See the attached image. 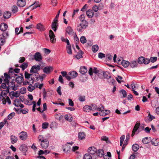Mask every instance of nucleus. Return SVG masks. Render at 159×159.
Listing matches in <instances>:
<instances>
[{
  "label": "nucleus",
  "instance_id": "1",
  "mask_svg": "<svg viewBox=\"0 0 159 159\" xmlns=\"http://www.w3.org/2000/svg\"><path fill=\"white\" fill-rule=\"evenodd\" d=\"M88 22L86 20L83 21L79 24L77 27V30L79 32H82L88 26Z\"/></svg>",
  "mask_w": 159,
  "mask_h": 159
},
{
  "label": "nucleus",
  "instance_id": "2",
  "mask_svg": "<svg viewBox=\"0 0 159 159\" xmlns=\"http://www.w3.org/2000/svg\"><path fill=\"white\" fill-rule=\"evenodd\" d=\"M40 66L39 65H34L32 67L30 70V72L39 74L38 71L40 70Z\"/></svg>",
  "mask_w": 159,
  "mask_h": 159
},
{
  "label": "nucleus",
  "instance_id": "3",
  "mask_svg": "<svg viewBox=\"0 0 159 159\" xmlns=\"http://www.w3.org/2000/svg\"><path fill=\"white\" fill-rule=\"evenodd\" d=\"M9 79L4 78V79L3 83H5L8 85V87H12V89L13 90H16L17 89L16 87H15L14 83H9V81L8 80Z\"/></svg>",
  "mask_w": 159,
  "mask_h": 159
},
{
  "label": "nucleus",
  "instance_id": "4",
  "mask_svg": "<svg viewBox=\"0 0 159 159\" xmlns=\"http://www.w3.org/2000/svg\"><path fill=\"white\" fill-rule=\"evenodd\" d=\"M32 75H33V74H31V73H29L26 71L25 72V78L28 80H30V81H31V84H33L34 79L32 77Z\"/></svg>",
  "mask_w": 159,
  "mask_h": 159
},
{
  "label": "nucleus",
  "instance_id": "5",
  "mask_svg": "<svg viewBox=\"0 0 159 159\" xmlns=\"http://www.w3.org/2000/svg\"><path fill=\"white\" fill-rule=\"evenodd\" d=\"M34 57L35 60L37 61H41L43 59L41 54L39 52H36L34 55Z\"/></svg>",
  "mask_w": 159,
  "mask_h": 159
},
{
  "label": "nucleus",
  "instance_id": "6",
  "mask_svg": "<svg viewBox=\"0 0 159 159\" xmlns=\"http://www.w3.org/2000/svg\"><path fill=\"white\" fill-rule=\"evenodd\" d=\"M20 139L22 140H25L27 138V133L25 131H22L19 134Z\"/></svg>",
  "mask_w": 159,
  "mask_h": 159
},
{
  "label": "nucleus",
  "instance_id": "7",
  "mask_svg": "<svg viewBox=\"0 0 159 159\" xmlns=\"http://www.w3.org/2000/svg\"><path fill=\"white\" fill-rule=\"evenodd\" d=\"M49 145V142L47 139L42 140L41 142L40 145L43 148L46 149Z\"/></svg>",
  "mask_w": 159,
  "mask_h": 159
},
{
  "label": "nucleus",
  "instance_id": "8",
  "mask_svg": "<svg viewBox=\"0 0 159 159\" xmlns=\"http://www.w3.org/2000/svg\"><path fill=\"white\" fill-rule=\"evenodd\" d=\"M49 34L51 42L52 43L55 42L56 39L55 38V35L54 33L52 30H49Z\"/></svg>",
  "mask_w": 159,
  "mask_h": 159
},
{
  "label": "nucleus",
  "instance_id": "9",
  "mask_svg": "<svg viewBox=\"0 0 159 159\" xmlns=\"http://www.w3.org/2000/svg\"><path fill=\"white\" fill-rule=\"evenodd\" d=\"M53 69L52 66H49L45 67L43 69V72L47 74H49L53 70Z\"/></svg>",
  "mask_w": 159,
  "mask_h": 159
},
{
  "label": "nucleus",
  "instance_id": "10",
  "mask_svg": "<svg viewBox=\"0 0 159 159\" xmlns=\"http://www.w3.org/2000/svg\"><path fill=\"white\" fill-rule=\"evenodd\" d=\"M91 105L93 107V109H92L93 111L96 110L101 111L104 108V107L102 105H100V106L101 107H98L97 105L94 104H92Z\"/></svg>",
  "mask_w": 159,
  "mask_h": 159
},
{
  "label": "nucleus",
  "instance_id": "11",
  "mask_svg": "<svg viewBox=\"0 0 159 159\" xmlns=\"http://www.w3.org/2000/svg\"><path fill=\"white\" fill-rule=\"evenodd\" d=\"M66 32L69 35H73L74 34H75V36L77 37V35L73 31V30L70 26H68L66 29Z\"/></svg>",
  "mask_w": 159,
  "mask_h": 159
},
{
  "label": "nucleus",
  "instance_id": "12",
  "mask_svg": "<svg viewBox=\"0 0 159 159\" xmlns=\"http://www.w3.org/2000/svg\"><path fill=\"white\" fill-rule=\"evenodd\" d=\"M58 21L53 20L52 24V29L56 32L58 26Z\"/></svg>",
  "mask_w": 159,
  "mask_h": 159
},
{
  "label": "nucleus",
  "instance_id": "13",
  "mask_svg": "<svg viewBox=\"0 0 159 159\" xmlns=\"http://www.w3.org/2000/svg\"><path fill=\"white\" fill-rule=\"evenodd\" d=\"M87 16L89 18H92L94 15V12L92 10L88 9L86 12Z\"/></svg>",
  "mask_w": 159,
  "mask_h": 159
},
{
  "label": "nucleus",
  "instance_id": "14",
  "mask_svg": "<svg viewBox=\"0 0 159 159\" xmlns=\"http://www.w3.org/2000/svg\"><path fill=\"white\" fill-rule=\"evenodd\" d=\"M88 152L90 154L93 155L97 152V149L94 147H90L88 148Z\"/></svg>",
  "mask_w": 159,
  "mask_h": 159
},
{
  "label": "nucleus",
  "instance_id": "15",
  "mask_svg": "<svg viewBox=\"0 0 159 159\" xmlns=\"http://www.w3.org/2000/svg\"><path fill=\"white\" fill-rule=\"evenodd\" d=\"M26 4L25 0H18L17 2V6L20 7H23L25 6Z\"/></svg>",
  "mask_w": 159,
  "mask_h": 159
},
{
  "label": "nucleus",
  "instance_id": "16",
  "mask_svg": "<svg viewBox=\"0 0 159 159\" xmlns=\"http://www.w3.org/2000/svg\"><path fill=\"white\" fill-rule=\"evenodd\" d=\"M19 149L24 153H25L28 150V148L26 145L23 144L20 146Z\"/></svg>",
  "mask_w": 159,
  "mask_h": 159
},
{
  "label": "nucleus",
  "instance_id": "17",
  "mask_svg": "<svg viewBox=\"0 0 159 159\" xmlns=\"http://www.w3.org/2000/svg\"><path fill=\"white\" fill-rule=\"evenodd\" d=\"M110 112V111L109 110H104V109L102 110L99 113V115L100 116H104L108 114Z\"/></svg>",
  "mask_w": 159,
  "mask_h": 159
},
{
  "label": "nucleus",
  "instance_id": "18",
  "mask_svg": "<svg viewBox=\"0 0 159 159\" xmlns=\"http://www.w3.org/2000/svg\"><path fill=\"white\" fill-rule=\"evenodd\" d=\"M7 27V25L6 23H2L0 25V29L3 31L6 30Z\"/></svg>",
  "mask_w": 159,
  "mask_h": 159
},
{
  "label": "nucleus",
  "instance_id": "19",
  "mask_svg": "<svg viewBox=\"0 0 159 159\" xmlns=\"http://www.w3.org/2000/svg\"><path fill=\"white\" fill-rule=\"evenodd\" d=\"M87 71V68L85 66H81L80 67V72L82 75L85 74Z\"/></svg>",
  "mask_w": 159,
  "mask_h": 159
},
{
  "label": "nucleus",
  "instance_id": "20",
  "mask_svg": "<svg viewBox=\"0 0 159 159\" xmlns=\"http://www.w3.org/2000/svg\"><path fill=\"white\" fill-rule=\"evenodd\" d=\"M151 142L152 145L155 146H157L159 145V139H153L151 140Z\"/></svg>",
  "mask_w": 159,
  "mask_h": 159
},
{
  "label": "nucleus",
  "instance_id": "21",
  "mask_svg": "<svg viewBox=\"0 0 159 159\" xmlns=\"http://www.w3.org/2000/svg\"><path fill=\"white\" fill-rule=\"evenodd\" d=\"M68 75L70 76L72 78H74L77 76L78 73L75 71H72L68 73Z\"/></svg>",
  "mask_w": 159,
  "mask_h": 159
},
{
  "label": "nucleus",
  "instance_id": "22",
  "mask_svg": "<svg viewBox=\"0 0 159 159\" xmlns=\"http://www.w3.org/2000/svg\"><path fill=\"white\" fill-rule=\"evenodd\" d=\"M24 81V78L22 75L18 76L16 78V81L19 84H20Z\"/></svg>",
  "mask_w": 159,
  "mask_h": 159
},
{
  "label": "nucleus",
  "instance_id": "23",
  "mask_svg": "<svg viewBox=\"0 0 159 159\" xmlns=\"http://www.w3.org/2000/svg\"><path fill=\"white\" fill-rule=\"evenodd\" d=\"M107 80V82L110 84H112L113 85L114 82H115V79L112 77L111 75Z\"/></svg>",
  "mask_w": 159,
  "mask_h": 159
},
{
  "label": "nucleus",
  "instance_id": "24",
  "mask_svg": "<svg viewBox=\"0 0 159 159\" xmlns=\"http://www.w3.org/2000/svg\"><path fill=\"white\" fill-rule=\"evenodd\" d=\"M37 28L39 31H42L45 30V28L43 25L40 23L37 24Z\"/></svg>",
  "mask_w": 159,
  "mask_h": 159
},
{
  "label": "nucleus",
  "instance_id": "25",
  "mask_svg": "<svg viewBox=\"0 0 159 159\" xmlns=\"http://www.w3.org/2000/svg\"><path fill=\"white\" fill-rule=\"evenodd\" d=\"M84 111L86 112H89L92 110V107L89 105H85L83 108Z\"/></svg>",
  "mask_w": 159,
  "mask_h": 159
},
{
  "label": "nucleus",
  "instance_id": "26",
  "mask_svg": "<svg viewBox=\"0 0 159 159\" xmlns=\"http://www.w3.org/2000/svg\"><path fill=\"white\" fill-rule=\"evenodd\" d=\"M85 137V134L84 132H79L78 134V138L80 140L84 139Z\"/></svg>",
  "mask_w": 159,
  "mask_h": 159
},
{
  "label": "nucleus",
  "instance_id": "27",
  "mask_svg": "<svg viewBox=\"0 0 159 159\" xmlns=\"http://www.w3.org/2000/svg\"><path fill=\"white\" fill-rule=\"evenodd\" d=\"M11 143L12 144L16 143L17 140V137L14 135H12L11 136Z\"/></svg>",
  "mask_w": 159,
  "mask_h": 159
},
{
  "label": "nucleus",
  "instance_id": "28",
  "mask_svg": "<svg viewBox=\"0 0 159 159\" xmlns=\"http://www.w3.org/2000/svg\"><path fill=\"white\" fill-rule=\"evenodd\" d=\"M97 155L100 157H101L104 156V151L102 149H99L96 152Z\"/></svg>",
  "mask_w": 159,
  "mask_h": 159
},
{
  "label": "nucleus",
  "instance_id": "29",
  "mask_svg": "<svg viewBox=\"0 0 159 159\" xmlns=\"http://www.w3.org/2000/svg\"><path fill=\"white\" fill-rule=\"evenodd\" d=\"M67 52L70 55H71L72 53L71 48V45L69 44V45H67L66 47Z\"/></svg>",
  "mask_w": 159,
  "mask_h": 159
},
{
  "label": "nucleus",
  "instance_id": "30",
  "mask_svg": "<svg viewBox=\"0 0 159 159\" xmlns=\"http://www.w3.org/2000/svg\"><path fill=\"white\" fill-rule=\"evenodd\" d=\"M121 63L122 65L125 68L128 67L129 65V62L125 60H123L121 62Z\"/></svg>",
  "mask_w": 159,
  "mask_h": 159
},
{
  "label": "nucleus",
  "instance_id": "31",
  "mask_svg": "<svg viewBox=\"0 0 159 159\" xmlns=\"http://www.w3.org/2000/svg\"><path fill=\"white\" fill-rule=\"evenodd\" d=\"M103 76L104 78L107 79L108 78L110 77L111 75L107 71H104L103 72Z\"/></svg>",
  "mask_w": 159,
  "mask_h": 159
},
{
  "label": "nucleus",
  "instance_id": "32",
  "mask_svg": "<svg viewBox=\"0 0 159 159\" xmlns=\"http://www.w3.org/2000/svg\"><path fill=\"white\" fill-rule=\"evenodd\" d=\"M11 16V13L9 11H6L3 14V17L5 19H8Z\"/></svg>",
  "mask_w": 159,
  "mask_h": 159
},
{
  "label": "nucleus",
  "instance_id": "33",
  "mask_svg": "<svg viewBox=\"0 0 159 159\" xmlns=\"http://www.w3.org/2000/svg\"><path fill=\"white\" fill-rule=\"evenodd\" d=\"M133 150L134 152H136L139 148V146L136 144H133L132 146Z\"/></svg>",
  "mask_w": 159,
  "mask_h": 159
},
{
  "label": "nucleus",
  "instance_id": "34",
  "mask_svg": "<svg viewBox=\"0 0 159 159\" xmlns=\"http://www.w3.org/2000/svg\"><path fill=\"white\" fill-rule=\"evenodd\" d=\"M99 49V47L97 45H93L92 47V50L94 52H96Z\"/></svg>",
  "mask_w": 159,
  "mask_h": 159
},
{
  "label": "nucleus",
  "instance_id": "35",
  "mask_svg": "<svg viewBox=\"0 0 159 159\" xmlns=\"http://www.w3.org/2000/svg\"><path fill=\"white\" fill-rule=\"evenodd\" d=\"M20 103V100L18 98L16 99L14 101V105L16 107H19V105Z\"/></svg>",
  "mask_w": 159,
  "mask_h": 159
},
{
  "label": "nucleus",
  "instance_id": "36",
  "mask_svg": "<svg viewBox=\"0 0 159 159\" xmlns=\"http://www.w3.org/2000/svg\"><path fill=\"white\" fill-rule=\"evenodd\" d=\"M65 118L66 120L69 121H71L72 120L71 115L69 114L66 115L65 116Z\"/></svg>",
  "mask_w": 159,
  "mask_h": 159
},
{
  "label": "nucleus",
  "instance_id": "37",
  "mask_svg": "<svg viewBox=\"0 0 159 159\" xmlns=\"http://www.w3.org/2000/svg\"><path fill=\"white\" fill-rule=\"evenodd\" d=\"M130 66L132 68L136 67L138 65L137 62L135 61H132L131 63H129Z\"/></svg>",
  "mask_w": 159,
  "mask_h": 159
},
{
  "label": "nucleus",
  "instance_id": "38",
  "mask_svg": "<svg viewBox=\"0 0 159 159\" xmlns=\"http://www.w3.org/2000/svg\"><path fill=\"white\" fill-rule=\"evenodd\" d=\"M28 66V64L27 62H24L20 65V67L22 69V70H24Z\"/></svg>",
  "mask_w": 159,
  "mask_h": 159
},
{
  "label": "nucleus",
  "instance_id": "39",
  "mask_svg": "<svg viewBox=\"0 0 159 159\" xmlns=\"http://www.w3.org/2000/svg\"><path fill=\"white\" fill-rule=\"evenodd\" d=\"M83 54V52L82 51H80L79 52H78L76 56V57L77 59H80V58L82 57V55Z\"/></svg>",
  "mask_w": 159,
  "mask_h": 159
},
{
  "label": "nucleus",
  "instance_id": "40",
  "mask_svg": "<svg viewBox=\"0 0 159 159\" xmlns=\"http://www.w3.org/2000/svg\"><path fill=\"white\" fill-rule=\"evenodd\" d=\"M32 84H30L27 88L28 90L29 91L32 92L35 89L34 87L32 85Z\"/></svg>",
  "mask_w": 159,
  "mask_h": 159
},
{
  "label": "nucleus",
  "instance_id": "41",
  "mask_svg": "<svg viewBox=\"0 0 159 159\" xmlns=\"http://www.w3.org/2000/svg\"><path fill=\"white\" fill-rule=\"evenodd\" d=\"M46 76V75L44 74H42L41 75H37V77H36V79H38L39 78L40 79V80L41 81H43V79L44 78H45Z\"/></svg>",
  "mask_w": 159,
  "mask_h": 159
},
{
  "label": "nucleus",
  "instance_id": "42",
  "mask_svg": "<svg viewBox=\"0 0 159 159\" xmlns=\"http://www.w3.org/2000/svg\"><path fill=\"white\" fill-rule=\"evenodd\" d=\"M144 57H141L139 58L138 61L139 63L142 64L144 62Z\"/></svg>",
  "mask_w": 159,
  "mask_h": 159
},
{
  "label": "nucleus",
  "instance_id": "43",
  "mask_svg": "<svg viewBox=\"0 0 159 159\" xmlns=\"http://www.w3.org/2000/svg\"><path fill=\"white\" fill-rule=\"evenodd\" d=\"M39 2H35V3H34L33 4L31 5L30 7H31L32 6L34 5V7L32 9V10H34V9L36 8L39 7L40 6L39 4Z\"/></svg>",
  "mask_w": 159,
  "mask_h": 159
},
{
  "label": "nucleus",
  "instance_id": "44",
  "mask_svg": "<svg viewBox=\"0 0 159 159\" xmlns=\"http://www.w3.org/2000/svg\"><path fill=\"white\" fill-rule=\"evenodd\" d=\"M83 159H92V157L89 154H86L84 156Z\"/></svg>",
  "mask_w": 159,
  "mask_h": 159
},
{
  "label": "nucleus",
  "instance_id": "45",
  "mask_svg": "<svg viewBox=\"0 0 159 159\" xmlns=\"http://www.w3.org/2000/svg\"><path fill=\"white\" fill-rule=\"evenodd\" d=\"M85 16V15L84 14L81 15L79 17L80 21L81 22H83V21H85V20H84V19Z\"/></svg>",
  "mask_w": 159,
  "mask_h": 159
},
{
  "label": "nucleus",
  "instance_id": "46",
  "mask_svg": "<svg viewBox=\"0 0 159 159\" xmlns=\"http://www.w3.org/2000/svg\"><path fill=\"white\" fill-rule=\"evenodd\" d=\"M61 40L62 42H66L67 45H69L70 44L69 41L67 39H65L64 37H62L61 38Z\"/></svg>",
  "mask_w": 159,
  "mask_h": 159
},
{
  "label": "nucleus",
  "instance_id": "47",
  "mask_svg": "<svg viewBox=\"0 0 159 159\" xmlns=\"http://www.w3.org/2000/svg\"><path fill=\"white\" fill-rule=\"evenodd\" d=\"M80 41L82 43L84 44L86 42V38L84 36H82L80 38Z\"/></svg>",
  "mask_w": 159,
  "mask_h": 159
},
{
  "label": "nucleus",
  "instance_id": "48",
  "mask_svg": "<svg viewBox=\"0 0 159 159\" xmlns=\"http://www.w3.org/2000/svg\"><path fill=\"white\" fill-rule=\"evenodd\" d=\"M11 95L13 97H15L16 98H17L19 96L20 93L17 91L16 92H13Z\"/></svg>",
  "mask_w": 159,
  "mask_h": 159
},
{
  "label": "nucleus",
  "instance_id": "49",
  "mask_svg": "<svg viewBox=\"0 0 159 159\" xmlns=\"http://www.w3.org/2000/svg\"><path fill=\"white\" fill-rule=\"evenodd\" d=\"M78 99L80 102H84L85 100V98L84 96H79Z\"/></svg>",
  "mask_w": 159,
  "mask_h": 159
},
{
  "label": "nucleus",
  "instance_id": "50",
  "mask_svg": "<svg viewBox=\"0 0 159 159\" xmlns=\"http://www.w3.org/2000/svg\"><path fill=\"white\" fill-rule=\"evenodd\" d=\"M157 57H151L150 58V59H149L150 60V61H151L152 63H154L157 61Z\"/></svg>",
  "mask_w": 159,
  "mask_h": 159
},
{
  "label": "nucleus",
  "instance_id": "51",
  "mask_svg": "<svg viewBox=\"0 0 159 159\" xmlns=\"http://www.w3.org/2000/svg\"><path fill=\"white\" fill-rule=\"evenodd\" d=\"M120 92L123 95V97L125 98L126 97L127 93L126 91L124 89H122Z\"/></svg>",
  "mask_w": 159,
  "mask_h": 159
},
{
  "label": "nucleus",
  "instance_id": "52",
  "mask_svg": "<svg viewBox=\"0 0 159 159\" xmlns=\"http://www.w3.org/2000/svg\"><path fill=\"white\" fill-rule=\"evenodd\" d=\"M48 126V124L46 122L43 123L42 125V127L43 129H46Z\"/></svg>",
  "mask_w": 159,
  "mask_h": 159
},
{
  "label": "nucleus",
  "instance_id": "53",
  "mask_svg": "<svg viewBox=\"0 0 159 159\" xmlns=\"http://www.w3.org/2000/svg\"><path fill=\"white\" fill-rule=\"evenodd\" d=\"M122 79V77L121 76L119 75L117 76V77L116 78V79L117 80V82L119 83H120L121 82L123 81L122 80H120Z\"/></svg>",
  "mask_w": 159,
  "mask_h": 159
},
{
  "label": "nucleus",
  "instance_id": "54",
  "mask_svg": "<svg viewBox=\"0 0 159 159\" xmlns=\"http://www.w3.org/2000/svg\"><path fill=\"white\" fill-rule=\"evenodd\" d=\"M15 113L14 112H12L9 114L7 118L8 120H10L15 116Z\"/></svg>",
  "mask_w": 159,
  "mask_h": 159
},
{
  "label": "nucleus",
  "instance_id": "55",
  "mask_svg": "<svg viewBox=\"0 0 159 159\" xmlns=\"http://www.w3.org/2000/svg\"><path fill=\"white\" fill-rule=\"evenodd\" d=\"M38 141L39 142H41L42 140H43L44 139H44L42 135H39L38 137Z\"/></svg>",
  "mask_w": 159,
  "mask_h": 159
},
{
  "label": "nucleus",
  "instance_id": "56",
  "mask_svg": "<svg viewBox=\"0 0 159 159\" xmlns=\"http://www.w3.org/2000/svg\"><path fill=\"white\" fill-rule=\"evenodd\" d=\"M92 10H93L95 12H97L98 10V7L96 5H94L92 7Z\"/></svg>",
  "mask_w": 159,
  "mask_h": 159
},
{
  "label": "nucleus",
  "instance_id": "57",
  "mask_svg": "<svg viewBox=\"0 0 159 159\" xmlns=\"http://www.w3.org/2000/svg\"><path fill=\"white\" fill-rule=\"evenodd\" d=\"M98 57L100 58H102L105 57V55L102 53L100 52L98 53Z\"/></svg>",
  "mask_w": 159,
  "mask_h": 159
},
{
  "label": "nucleus",
  "instance_id": "58",
  "mask_svg": "<svg viewBox=\"0 0 159 159\" xmlns=\"http://www.w3.org/2000/svg\"><path fill=\"white\" fill-rule=\"evenodd\" d=\"M12 11L14 13H15L17 12L18 11V8L16 6H14Z\"/></svg>",
  "mask_w": 159,
  "mask_h": 159
},
{
  "label": "nucleus",
  "instance_id": "59",
  "mask_svg": "<svg viewBox=\"0 0 159 159\" xmlns=\"http://www.w3.org/2000/svg\"><path fill=\"white\" fill-rule=\"evenodd\" d=\"M112 56L110 54H108L106 55V57L107 59V60H111L112 59Z\"/></svg>",
  "mask_w": 159,
  "mask_h": 159
},
{
  "label": "nucleus",
  "instance_id": "60",
  "mask_svg": "<svg viewBox=\"0 0 159 159\" xmlns=\"http://www.w3.org/2000/svg\"><path fill=\"white\" fill-rule=\"evenodd\" d=\"M57 91L58 93L60 95H61V87L60 86H59L57 88Z\"/></svg>",
  "mask_w": 159,
  "mask_h": 159
},
{
  "label": "nucleus",
  "instance_id": "61",
  "mask_svg": "<svg viewBox=\"0 0 159 159\" xmlns=\"http://www.w3.org/2000/svg\"><path fill=\"white\" fill-rule=\"evenodd\" d=\"M68 102L69 105L70 106L73 107L74 106V103L71 99H68Z\"/></svg>",
  "mask_w": 159,
  "mask_h": 159
},
{
  "label": "nucleus",
  "instance_id": "62",
  "mask_svg": "<svg viewBox=\"0 0 159 159\" xmlns=\"http://www.w3.org/2000/svg\"><path fill=\"white\" fill-rule=\"evenodd\" d=\"M144 62L143 63H144L145 64L147 65L150 62V60L148 58H144Z\"/></svg>",
  "mask_w": 159,
  "mask_h": 159
},
{
  "label": "nucleus",
  "instance_id": "63",
  "mask_svg": "<svg viewBox=\"0 0 159 159\" xmlns=\"http://www.w3.org/2000/svg\"><path fill=\"white\" fill-rule=\"evenodd\" d=\"M148 117L149 118V120L151 121L155 118L154 116L151 115L149 113H148Z\"/></svg>",
  "mask_w": 159,
  "mask_h": 159
},
{
  "label": "nucleus",
  "instance_id": "64",
  "mask_svg": "<svg viewBox=\"0 0 159 159\" xmlns=\"http://www.w3.org/2000/svg\"><path fill=\"white\" fill-rule=\"evenodd\" d=\"M138 129L137 128H134V129L132 131V134H131V136L132 137H133L134 134H135L136 132L137 131V130Z\"/></svg>",
  "mask_w": 159,
  "mask_h": 159
}]
</instances>
